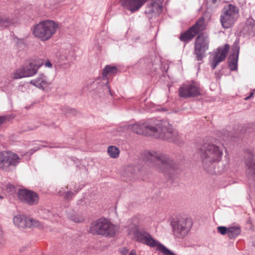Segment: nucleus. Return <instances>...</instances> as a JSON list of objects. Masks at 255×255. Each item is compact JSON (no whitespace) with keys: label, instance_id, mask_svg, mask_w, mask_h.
Returning <instances> with one entry per match:
<instances>
[{"label":"nucleus","instance_id":"1","mask_svg":"<svg viewBox=\"0 0 255 255\" xmlns=\"http://www.w3.org/2000/svg\"><path fill=\"white\" fill-rule=\"evenodd\" d=\"M133 132L140 135L153 136L157 138L172 141L177 135V132L166 120H149L143 123H136L129 126Z\"/></svg>","mask_w":255,"mask_h":255},{"label":"nucleus","instance_id":"2","mask_svg":"<svg viewBox=\"0 0 255 255\" xmlns=\"http://www.w3.org/2000/svg\"><path fill=\"white\" fill-rule=\"evenodd\" d=\"M198 153L203 169L211 174H220L228 168V164L219 163L223 154L222 146L213 143H204L199 148Z\"/></svg>","mask_w":255,"mask_h":255},{"label":"nucleus","instance_id":"3","mask_svg":"<svg viewBox=\"0 0 255 255\" xmlns=\"http://www.w3.org/2000/svg\"><path fill=\"white\" fill-rule=\"evenodd\" d=\"M143 160L149 165L155 166L156 170L171 179L179 166L169 155L156 151H148L144 154Z\"/></svg>","mask_w":255,"mask_h":255},{"label":"nucleus","instance_id":"4","mask_svg":"<svg viewBox=\"0 0 255 255\" xmlns=\"http://www.w3.org/2000/svg\"><path fill=\"white\" fill-rule=\"evenodd\" d=\"M129 234L134 235V240L141 244L151 248H156L164 255H176L164 246L155 240L152 236L143 229H138L136 226L131 227L128 230Z\"/></svg>","mask_w":255,"mask_h":255},{"label":"nucleus","instance_id":"5","mask_svg":"<svg viewBox=\"0 0 255 255\" xmlns=\"http://www.w3.org/2000/svg\"><path fill=\"white\" fill-rule=\"evenodd\" d=\"M58 26V24L53 20H43L34 26L33 34L41 41H47L55 33Z\"/></svg>","mask_w":255,"mask_h":255},{"label":"nucleus","instance_id":"6","mask_svg":"<svg viewBox=\"0 0 255 255\" xmlns=\"http://www.w3.org/2000/svg\"><path fill=\"white\" fill-rule=\"evenodd\" d=\"M118 230L117 226L113 225L106 219H99L91 224L90 232L95 235L105 237H113Z\"/></svg>","mask_w":255,"mask_h":255},{"label":"nucleus","instance_id":"7","mask_svg":"<svg viewBox=\"0 0 255 255\" xmlns=\"http://www.w3.org/2000/svg\"><path fill=\"white\" fill-rule=\"evenodd\" d=\"M239 16V8L232 4L224 6L220 15V22L225 29L231 28L238 19Z\"/></svg>","mask_w":255,"mask_h":255},{"label":"nucleus","instance_id":"8","mask_svg":"<svg viewBox=\"0 0 255 255\" xmlns=\"http://www.w3.org/2000/svg\"><path fill=\"white\" fill-rule=\"evenodd\" d=\"M19 162L20 158L16 153L10 151L0 152V169L10 171Z\"/></svg>","mask_w":255,"mask_h":255},{"label":"nucleus","instance_id":"9","mask_svg":"<svg viewBox=\"0 0 255 255\" xmlns=\"http://www.w3.org/2000/svg\"><path fill=\"white\" fill-rule=\"evenodd\" d=\"M172 232L176 238L183 239L189 233L192 227L191 221L186 218H181L171 223Z\"/></svg>","mask_w":255,"mask_h":255},{"label":"nucleus","instance_id":"10","mask_svg":"<svg viewBox=\"0 0 255 255\" xmlns=\"http://www.w3.org/2000/svg\"><path fill=\"white\" fill-rule=\"evenodd\" d=\"M209 40L208 36L201 33L197 36L194 41V52L196 60L201 61L206 56V52L209 48Z\"/></svg>","mask_w":255,"mask_h":255},{"label":"nucleus","instance_id":"11","mask_svg":"<svg viewBox=\"0 0 255 255\" xmlns=\"http://www.w3.org/2000/svg\"><path fill=\"white\" fill-rule=\"evenodd\" d=\"M200 95V89L195 82L183 84L179 89V95L182 98H188Z\"/></svg>","mask_w":255,"mask_h":255},{"label":"nucleus","instance_id":"12","mask_svg":"<svg viewBox=\"0 0 255 255\" xmlns=\"http://www.w3.org/2000/svg\"><path fill=\"white\" fill-rule=\"evenodd\" d=\"M19 199L29 205L37 204L39 201L38 194L26 189H19L18 193Z\"/></svg>","mask_w":255,"mask_h":255},{"label":"nucleus","instance_id":"13","mask_svg":"<svg viewBox=\"0 0 255 255\" xmlns=\"http://www.w3.org/2000/svg\"><path fill=\"white\" fill-rule=\"evenodd\" d=\"M118 72V69L116 66L107 65L103 70V78L98 83V89L103 87L104 91L109 92L110 93V88L108 85L109 82L106 77L108 75H115Z\"/></svg>","mask_w":255,"mask_h":255},{"label":"nucleus","instance_id":"14","mask_svg":"<svg viewBox=\"0 0 255 255\" xmlns=\"http://www.w3.org/2000/svg\"><path fill=\"white\" fill-rule=\"evenodd\" d=\"M13 221L14 225L18 228H31L38 227L40 225L38 221L20 215L14 216Z\"/></svg>","mask_w":255,"mask_h":255},{"label":"nucleus","instance_id":"15","mask_svg":"<svg viewBox=\"0 0 255 255\" xmlns=\"http://www.w3.org/2000/svg\"><path fill=\"white\" fill-rule=\"evenodd\" d=\"M230 49V46L226 44L224 47H219L214 54L213 59L211 62V67L212 69H215L217 66L224 61Z\"/></svg>","mask_w":255,"mask_h":255},{"label":"nucleus","instance_id":"16","mask_svg":"<svg viewBox=\"0 0 255 255\" xmlns=\"http://www.w3.org/2000/svg\"><path fill=\"white\" fill-rule=\"evenodd\" d=\"M245 164L246 174L249 178L255 181V154L247 152Z\"/></svg>","mask_w":255,"mask_h":255},{"label":"nucleus","instance_id":"17","mask_svg":"<svg viewBox=\"0 0 255 255\" xmlns=\"http://www.w3.org/2000/svg\"><path fill=\"white\" fill-rule=\"evenodd\" d=\"M232 50L234 52L230 55V61L228 62V67L231 71H235L237 69L240 51V46L238 42L236 41L234 42Z\"/></svg>","mask_w":255,"mask_h":255},{"label":"nucleus","instance_id":"18","mask_svg":"<svg viewBox=\"0 0 255 255\" xmlns=\"http://www.w3.org/2000/svg\"><path fill=\"white\" fill-rule=\"evenodd\" d=\"M121 5L125 8L133 12L137 11L145 3L142 0H120Z\"/></svg>","mask_w":255,"mask_h":255},{"label":"nucleus","instance_id":"19","mask_svg":"<svg viewBox=\"0 0 255 255\" xmlns=\"http://www.w3.org/2000/svg\"><path fill=\"white\" fill-rule=\"evenodd\" d=\"M43 64L41 60L30 62L27 65L23 67L26 77H30L35 75L38 69Z\"/></svg>","mask_w":255,"mask_h":255},{"label":"nucleus","instance_id":"20","mask_svg":"<svg viewBox=\"0 0 255 255\" xmlns=\"http://www.w3.org/2000/svg\"><path fill=\"white\" fill-rule=\"evenodd\" d=\"M30 84L37 88L44 90L45 88L50 85L47 78L43 74H40L39 76L35 79L31 80Z\"/></svg>","mask_w":255,"mask_h":255},{"label":"nucleus","instance_id":"21","mask_svg":"<svg viewBox=\"0 0 255 255\" xmlns=\"http://www.w3.org/2000/svg\"><path fill=\"white\" fill-rule=\"evenodd\" d=\"M196 35V32L191 27L186 32L181 33L179 39L183 42L187 43L192 40Z\"/></svg>","mask_w":255,"mask_h":255},{"label":"nucleus","instance_id":"22","mask_svg":"<svg viewBox=\"0 0 255 255\" xmlns=\"http://www.w3.org/2000/svg\"><path fill=\"white\" fill-rule=\"evenodd\" d=\"M241 233V229L239 226H230L228 227V237L230 239L237 238Z\"/></svg>","mask_w":255,"mask_h":255},{"label":"nucleus","instance_id":"23","mask_svg":"<svg viewBox=\"0 0 255 255\" xmlns=\"http://www.w3.org/2000/svg\"><path fill=\"white\" fill-rule=\"evenodd\" d=\"M244 29L248 34L254 35L255 33V20L252 19H248L246 22Z\"/></svg>","mask_w":255,"mask_h":255},{"label":"nucleus","instance_id":"24","mask_svg":"<svg viewBox=\"0 0 255 255\" xmlns=\"http://www.w3.org/2000/svg\"><path fill=\"white\" fill-rule=\"evenodd\" d=\"M72 54V52L67 50L63 51L60 55L59 62L64 64L69 62L72 60V54Z\"/></svg>","mask_w":255,"mask_h":255},{"label":"nucleus","instance_id":"25","mask_svg":"<svg viewBox=\"0 0 255 255\" xmlns=\"http://www.w3.org/2000/svg\"><path fill=\"white\" fill-rule=\"evenodd\" d=\"M204 19L203 18H201L198 19L195 24L191 27L193 31H195L196 32V35L199 33L200 31L204 30Z\"/></svg>","mask_w":255,"mask_h":255},{"label":"nucleus","instance_id":"26","mask_svg":"<svg viewBox=\"0 0 255 255\" xmlns=\"http://www.w3.org/2000/svg\"><path fill=\"white\" fill-rule=\"evenodd\" d=\"M107 151L109 156L114 158L118 157L120 154L119 149L115 146H110Z\"/></svg>","mask_w":255,"mask_h":255},{"label":"nucleus","instance_id":"27","mask_svg":"<svg viewBox=\"0 0 255 255\" xmlns=\"http://www.w3.org/2000/svg\"><path fill=\"white\" fill-rule=\"evenodd\" d=\"M11 20L5 15H0V26L6 27L12 24Z\"/></svg>","mask_w":255,"mask_h":255},{"label":"nucleus","instance_id":"28","mask_svg":"<svg viewBox=\"0 0 255 255\" xmlns=\"http://www.w3.org/2000/svg\"><path fill=\"white\" fill-rule=\"evenodd\" d=\"M26 77L23 67L17 69L12 74V78L14 79H20Z\"/></svg>","mask_w":255,"mask_h":255},{"label":"nucleus","instance_id":"29","mask_svg":"<svg viewBox=\"0 0 255 255\" xmlns=\"http://www.w3.org/2000/svg\"><path fill=\"white\" fill-rule=\"evenodd\" d=\"M136 171L135 167L132 165L127 166L125 169V175L129 178L133 176Z\"/></svg>","mask_w":255,"mask_h":255},{"label":"nucleus","instance_id":"30","mask_svg":"<svg viewBox=\"0 0 255 255\" xmlns=\"http://www.w3.org/2000/svg\"><path fill=\"white\" fill-rule=\"evenodd\" d=\"M68 216L69 219L75 223H81L84 221L82 217L76 214L75 212L69 213Z\"/></svg>","mask_w":255,"mask_h":255},{"label":"nucleus","instance_id":"31","mask_svg":"<svg viewBox=\"0 0 255 255\" xmlns=\"http://www.w3.org/2000/svg\"><path fill=\"white\" fill-rule=\"evenodd\" d=\"M217 230L222 235H228V228L224 226H219L217 227Z\"/></svg>","mask_w":255,"mask_h":255},{"label":"nucleus","instance_id":"32","mask_svg":"<svg viewBox=\"0 0 255 255\" xmlns=\"http://www.w3.org/2000/svg\"><path fill=\"white\" fill-rule=\"evenodd\" d=\"M77 193V191H75V193H74V192H71V191H68L66 194V195H65V199H67V200H70L71 199L73 196H74L75 194H76Z\"/></svg>","mask_w":255,"mask_h":255},{"label":"nucleus","instance_id":"33","mask_svg":"<svg viewBox=\"0 0 255 255\" xmlns=\"http://www.w3.org/2000/svg\"><path fill=\"white\" fill-rule=\"evenodd\" d=\"M128 252V249L124 248L121 250V253L122 255H127Z\"/></svg>","mask_w":255,"mask_h":255},{"label":"nucleus","instance_id":"34","mask_svg":"<svg viewBox=\"0 0 255 255\" xmlns=\"http://www.w3.org/2000/svg\"><path fill=\"white\" fill-rule=\"evenodd\" d=\"M45 67H47L48 68H52V64L49 60H47L45 63Z\"/></svg>","mask_w":255,"mask_h":255},{"label":"nucleus","instance_id":"35","mask_svg":"<svg viewBox=\"0 0 255 255\" xmlns=\"http://www.w3.org/2000/svg\"><path fill=\"white\" fill-rule=\"evenodd\" d=\"M215 75L217 79H220L221 75L220 74V71L219 72H215Z\"/></svg>","mask_w":255,"mask_h":255},{"label":"nucleus","instance_id":"36","mask_svg":"<svg viewBox=\"0 0 255 255\" xmlns=\"http://www.w3.org/2000/svg\"><path fill=\"white\" fill-rule=\"evenodd\" d=\"M254 94V92H252L250 93V95L247 97L245 98V100H249L250 99H251V97H252L253 96Z\"/></svg>","mask_w":255,"mask_h":255},{"label":"nucleus","instance_id":"37","mask_svg":"<svg viewBox=\"0 0 255 255\" xmlns=\"http://www.w3.org/2000/svg\"><path fill=\"white\" fill-rule=\"evenodd\" d=\"M129 255H137L135 250H132L129 253Z\"/></svg>","mask_w":255,"mask_h":255},{"label":"nucleus","instance_id":"38","mask_svg":"<svg viewBox=\"0 0 255 255\" xmlns=\"http://www.w3.org/2000/svg\"><path fill=\"white\" fill-rule=\"evenodd\" d=\"M4 121V118L3 117H0V124H2Z\"/></svg>","mask_w":255,"mask_h":255},{"label":"nucleus","instance_id":"39","mask_svg":"<svg viewBox=\"0 0 255 255\" xmlns=\"http://www.w3.org/2000/svg\"><path fill=\"white\" fill-rule=\"evenodd\" d=\"M3 198V197L2 196H1V195H0V199H2Z\"/></svg>","mask_w":255,"mask_h":255}]
</instances>
